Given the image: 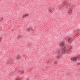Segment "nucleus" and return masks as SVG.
Instances as JSON below:
<instances>
[{
  "label": "nucleus",
  "instance_id": "obj_1",
  "mask_svg": "<svg viewBox=\"0 0 80 80\" xmlns=\"http://www.w3.org/2000/svg\"><path fill=\"white\" fill-rule=\"evenodd\" d=\"M64 43L63 42H62L60 44V46L61 47H63L62 49V54H65V53H66V52L69 53V52L70 51V49H72V47H70V49H68L64 47Z\"/></svg>",
  "mask_w": 80,
  "mask_h": 80
},
{
  "label": "nucleus",
  "instance_id": "obj_2",
  "mask_svg": "<svg viewBox=\"0 0 80 80\" xmlns=\"http://www.w3.org/2000/svg\"><path fill=\"white\" fill-rule=\"evenodd\" d=\"M71 60L72 61H77V57H74L71 59Z\"/></svg>",
  "mask_w": 80,
  "mask_h": 80
},
{
  "label": "nucleus",
  "instance_id": "obj_3",
  "mask_svg": "<svg viewBox=\"0 0 80 80\" xmlns=\"http://www.w3.org/2000/svg\"><path fill=\"white\" fill-rule=\"evenodd\" d=\"M61 55H57V56H56V58L57 59H58L59 58L61 57Z\"/></svg>",
  "mask_w": 80,
  "mask_h": 80
},
{
  "label": "nucleus",
  "instance_id": "obj_4",
  "mask_svg": "<svg viewBox=\"0 0 80 80\" xmlns=\"http://www.w3.org/2000/svg\"><path fill=\"white\" fill-rule=\"evenodd\" d=\"M22 58L21 57V56H20V55H18V56L17 57V59L18 60H19L20 58Z\"/></svg>",
  "mask_w": 80,
  "mask_h": 80
},
{
  "label": "nucleus",
  "instance_id": "obj_5",
  "mask_svg": "<svg viewBox=\"0 0 80 80\" xmlns=\"http://www.w3.org/2000/svg\"><path fill=\"white\" fill-rule=\"evenodd\" d=\"M49 11L50 12H53V9L52 8H51L49 9Z\"/></svg>",
  "mask_w": 80,
  "mask_h": 80
},
{
  "label": "nucleus",
  "instance_id": "obj_6",
  "mask_svg": "<svg viewBox=\"0 0 80 80\" xmlns=\"http://www.w3.org/2000/svg\"><path fill=\"white\" fill-rule=\"evenodd\" d=\"M73 40V38H68V40L69 42H72V41Z\"/></svg>",
  "mask_w": 80,
  "mask_h": 80
},
{
  "label": "nucleus",
  "instance_id": "obj_7",
  "mask_svg": "<svg viewBox=\"0 0 80 80\" xmlns=\"http://www.w3.org/2000/svg\"><path fill=\"white\" fill-rule=\"evenodd\" d=\"M28 28L29 29H28V31H31V32H32V31L33 30L32 28Z\"/></svg>",
  "mask_w": 80,
  "mask_h": 80
},
{
  "label": "nucleus",
  "instance_id": "obj_8",
  "mask_svg": "<svg viewBox=\"0 0 80 80\" xmlns=\"http://www.w3.org/2000/svg\"><path fill=\"white\" fill-rule=\"evenodd\" d=\"M72 10H71L68 12V13H72Z\"/></svg>",
  "mask_w": 80,
  "mask_h": 80
},
{
  "label": "nucleus",
  "instance_id": "obj_9",
  "mask_svg": "<svg viewBox=\"0 0 80 80\" xmlns=\"http://www.w3.org/2000/svg\"><path fill=\"white\" fill-rule=\"evenodd\" d=\"M77 59H78V58H80V55H78L77 56V57H76Z\"/></svg>",
  "mask_w": 80,
  "mask_h": 80
},
{
  "label": "nucleus",
  "instance_id": "obj_10",
  "mask_svg": "<svg viewBox=\"0 0 80 80\" xmlns=\"http://www.w3.org/2000/svg\"><path fill=\"white\" fill-rule=\"evenodd\" d=\"M28 14H26L24 16V17H28Z\"/></svg>",
  "mask_w": 80,
  "mask_h": 80
},
{
  "label": "nucleus",
  "instance_id": "obj_11",
  "mask_svg": "<svg viewBox=\"0 0 80 80\" xmlns=\"http://www.w3.org/2000/svg\"><path fill=\"white\" fill-rule=\"evenodd\" d=\"M22 36H19L18 37V38L19 39H20L21 38H22Z\"/></svg>",
  "mask_w": 80,
  "mask_h": 80
},
{
  "label": "nucleus",
  "instance_id": "obj_12",
  "mask_svg": "<svg viewBox=\"0 0 80 80\" xmlns=\"http://www.w3.org/2000/svg\"><path fill=\"white\" fill-rule=\"evenodd\" d=\"M21 79L20 78H17L16 79V80H21Z\"/></svg>",
  "mask_w": 80,
  "mask_h": 80
},
{
  "label": "nucleus",
  "instance_id": "obj_13",
  "mask_svg": "<svg viewBox=\"0 0 80 80\" xmlns=\"http://www.w3.org/2000/svg\"><path fill=\"white\" fill-rule=\"evenodd\" d=\"M1 41H2V38L0 37V43H1Z\"/></svg>",
  "mask_w": 80,
  "mask_h": 80
},
{
  "label": "nucleus",
  "instance_id": "obj_14",
  "mask_svg": "<svg viewBox=\"0 0 80 80\" xmlns=\"http://www.w3.org/2000/svg\"><path fill=\"white\" fill-rule=\"evenodd\" d=\"M21 73H24V71H22L21 72Z\"/></svg>",
  "mask_w": 80,
  "mask_h": 80
},
{
  "label": "nucleus",
  "instance_id": "obj_15",
  "mask_svg": "<svg viewBox=\"0 0 80 80\" xmlns=\"http://www.w3.org/2000/svg\"><path fill=\"white\" fill-rule=\"evenodd\" d=\"M77 64L78 65H80V63H77Z\"/></svg>",
  "mask_w": 80,
  "mask_h": 80
}]
</instances>
